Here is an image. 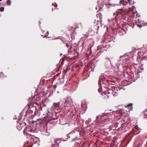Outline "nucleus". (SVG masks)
I'll return each instance as SVG.
<instances>
[{"instance_id": "nucleus-1", "label": "nucleus", "mask_w": 147, "mask_h": 147, "mask_svg": "<svg viewBox=\"0 0 147 147\" xmlns=\"http://www.w3.org/2000/svg\"><path fill=\"white\" fill-rule=\"evenodd\" d=\"M109 114L110 115L113 114L112 112L111 113H107L105 114H103L101 115H98L96 118V120L97 121L99 122H101L102 123H104L106 121H105V120H107V122H111L112 123L113 120L112 119H110V118H108L107 116L109 115Z\"/></svg>"}, {"instance_id": "nucleus-2", "label": "nucleus", "mask_w": 147, "mask_h": 147, "mask_svg": "<svg viewBox=\"0 0 147 147\" xmlns=\"http://www.w3.org/2000/svg\"><path fill=\"white\" fill-rule=\"evenodd\" d=\"M47 117L45 116L43 117L44 118V121L46 123H47L49 121L53 120L54 118L52 117V115L49 112L47 113Z\"/></svg>"}, {"instance_id": "nucleus-3", "label": "nucleus", "mask_w": 147, "mask_h": 147, "mask_svg": "<svg viewBox=\"0 0 147 147\" xmlns=\"http://www.w3.org/2000/svg\"><path fill=\"white\" fill-rule=\"evenodd\" d=\"M60 103L59 102L55 103L53 104V107H52L53 110H58L60 107Z\"/></svg>"}, {"instance_id": "nucleus-4", "label": "nucleus", "mask_w": 147, "mask_h": 147, "mask_svg": "<svg viewBox=\"0 0 147 147\" xmlns=\"http://www.w3.org/2000/svg\"><path fill=\"white\" fill-rule=\"evenodd\" d=\"M133 105V104L132 103H130L126 106V108H127L129 109L128 112H130V111L132 110Z\"/></svg>"}, {"instance_id": "nucleus-5", "label": "nucleus", "mask_w": 147, "mask_h": 147, "mask_svg": "<svg viewBox=\"0 0 147 147\" xmlns=\"http://www.w3.org/2000/svg\"><path fill=\"white\" fill-rule=\"evenodd\" d=\"M22 125L21 123H18L17 124V128L19 130L21 129L22 127Z\"/></svg>"}, {"instance_id": "nucleus-6", "label": "nucleus", "mask_w": 147, "mask_h": 147, "mask_svg": "<svg viewBox=\"0 0 147 147\" xmlns=\"http://www.w3.org/2000/svg\"><path fill=\"white\" fill-rule=\"evenodd\" d=\"M116 113L119 114V115L122 116L123 113L122 110L120 109L116 111Z\"/></svg>"}, {"instance_id": "nucleus-7", "label": "nucleus", "mask_w": 147, "mask_h": 147, "mask_svg": "<svg viewBox=\"0 0 147 147\" xmlns=\"http://www.w3.org/2000/svg\"><path fill=\"white\" fill-rule=\"evenodd\" d=\"M117 13H118V14L123 15V14H124V10H123L122 9H119L118 10Z\"/></svg>"}, {"instance_id": "nucleus-8", "label": "nucleus", "mask_w": 147, "mask_h": 147, "mask_svg": "<svg viewBox=\"0 0 147 147\" xmlns=\"http://www.w3.org/2000/svg\"><path fill=\"white\" fill-rule=\"evenodd\" d=\"M81 107L83 109H85L87 107L86 102H82L81 104Z\"/></svg>"}, {"instance_id": "nucleus-9", "label": "nucleus", "mask_w": 147, "mask_h": 147, "mask_svg": "<svg viewBox=\"0 0 147 147\" xmlns=\"http://www.w3.org/2000/svg\"><path fill=\"white\" fill-rule=\"evenodd\" d=\"M79 53L78 52L74 51V59L78 58Z\"/></svg>"}, {"instance_id": "nucleus-10", "label": "nucleus", "mask_w": 147, "mask_h": 147, "mask_svg": "<svg viewBox=\"0 0 147 147\" xmlns=\"http://www.w3.org/2000/svg\"><path fill=\"white\" fill-rule=\"evenodd\" d=\"M45 131V134L47 136H49L50 134V133L49 130H48L47 129H46V130Z\"/></svg>"}, {"instance_id": "nucleus-11", "label": "nucleus", "mask_w": 147, "mask_h": 147, "mask_svg": "<svg viewBox=\"0 0 147 147\" xmlns=\"http://www.w3.org/2000/svg\"><path fill=\"white\" fill-rule=\"evenodd\" d=\"M65 124H67L68 126H73V123L72 121L71 122H69L68 123H65Z\"/></svg>"}, {"instance_id": "nucleus-12", "label": "nucleus", "mask_w": 147, "mask_h": 147, "mask_svg": "<svg viewBox=\"0 0 147 147\" xmlns=\"http://www.w3.org/2000/svg\"><path fill=\"white\" fill-rule=\"evenodd\" d=\"M79 27L77 25L76 26L75 29H74V32L75 31H79Z\"/></svg>"}, {"instance_id": "nucleus-13", "label": "nucleus", "mask_w": 147, "mask_h": 147, "mask_svg": "<svg viewBox=\"0 0 147 147\" xmlns=\"http://www.w3.org/2000/svg\"><path fill=\"white\" fill-rule=\"evenodd\" d=\"M4 76V74L2 72H1L0 73V78H2L5 77Z\"/></svg>"}, {"instance_id": "nucleus-14", "label": "nucleus", "mask_w": 147, "mask_h": 147, "mask_svg": "<svg viewBox=\"0 0 147 147\" xmlns=\"http://www.w3.org/2000/svg\"><path fill=\"white\" fill-rule=\"evenodd\" d=\"M125 1L123 0H120V4H121L122 3V4L123 5H125Z\"/></svg>"}, {"instance_id": "nucleus-15", "label": "nucleus", "mask_w": 147, "mask_h": 147, "mask_svg": "<svg viewBox=\"0 0 147 147\" xmlns=\"http://www.w3.org/2000/svg\"><path fill=\"white\" fill-rule=\"evenodd\" d=\"M7 3L8 5H10L11 4V1L10 0H7Z\"/></svg>"}, {"instance_id": "nucleus-16", "label": "nucleus", "mask_w": 147, "mask_h": 147, "mask_svg": "<svg viewBox=\"0 0 147 147\" xmlns=\"http://www.w3.org/2000/svg\"><path fill=\"white\" fill-rule=\"evenodd\" d=\"M4 10V7H0V11L1 12H3Z\"/></svg>"}, {"instance_id": "nucleus-17", "label": "nucleus", "mask_w": 147, "mask_h": 147, "mask_svg": "<svg viewBox=\"0 0 147 147\" xmlns=\"http://www.w3.org/2000/svg\"><path fill=\"white\" fill-rule=\"evenodd\" d=\"M52 147H59L57 144H53L52 145Z\"/></svg>"}, {"instance_id": "nucleus-18", "label": "nucleus", "mask_w": 147, "mask_h": 147, "mask_svg": "<svg viewBox=\"0 0 147 147\" xmlns=\"http://www.w3.org/2000/svg\"><path fill=\"white\" fill-rule=\"evenodd\" d=\"M52 5L53 6H54L55 7H57V4H54L53 3H52Z\"/></svg>"}, {"instance_id": "nucleus-19", "label": "nucleus", "mask_w": 147, "mask_h": 147, "mask_svg": "<svg viewBox=\"0 0 147 147\" xmlns=\"http://www.w3.org/2000/svg\"><path fill=\"white\" fill-rule=\"evenodd\" d=\"M109 4L112 6H115V5H116L115 4H110V3H109Z\"/></svg>"}, {"instance_id": "nucleus-20", "label": "nucleus", "mask_w": 147, "mask_h": 147, "mask_svg": "<svg viewBox=\"0 0 147 147\" xmlns=\"http://www.w3.org/2000/svg\"><path fill=\"white\" fill-rule=\"evenodd\" d=\"M53 91H52V92H51L50 93V94L49 95V96H51V95H52L53 94Z\"/></svg>"}, {"instance_id": "nucleus-21", "label": "nucleus", "mask_w": 147, "mask_h": 147, "mask_svg": "<svg viewBox=\"0 0 147 147\" xmlns=\"http://www.w3.org/2000/svg\"><path fill=\"white\" fill-rule=\"evenodd\" d=\"M137 13V11H135L134 12H132V15L133 16V14H136Z\"/></svg>"}, {"instance_id": "nucleus-22", "label": "nucleus", "mask_w": 147, "mask_h": 147, "mask_svg": "<svg viewBox=\"0 0 147 147\" xmlns=\"http://www.w3.org/2000/svg\"><path fill=\"white\" fill-rule=\"evenodd\" d=\"M144 117L145 118H147V113L144 114Z\"/></svg>"}, {"instance_id": "nucleus-23", "label": "nucleus", "mask_w": 147, "mask_h": 147, "mask_svg": "<svg viewBox=\"0 0 147 147\" xmlns=\"http://www.w3.org/2000/svg\"><path fill=\"white\" fill-rule=\"evenodd\" d=\"M131 1L132 0H128V1L130 5H131L130 1Z\"/></svg>"}, {"instance_id": "nucleus-24", "label": "nucleus", "mask_w": 147, "mask_h": 147, "mask_svg": "<svg viewBox=\"0 0 147 147\" xmlns=\"http://www.w3.org/2000/svg\"><path fill=\"white\" fill-rule=\"evenodd\" d=\"M138 26H139V27H140V28H141V27H142V25H138Z\"/></svg>"}, {"instance_id": "nucleus-25", "label": "nucleus", "mask_w": 147, "mask_h": 147, "mask_svg": "<svg viewBox=\"0 0 147 147\" xmlns=\"http://www.w3.org/2000/svg\"><path fill=\"white\" fill-rule=\"evenodd\" d=\"M77 111L76 110L75 111V113L76 114H78V113H77Z\"/></svg>"}, {"instance_id": "nucleus-26", "label": "nucleus", "mask_w": 147, "mask_h": 147, "mask_svg": "<svg viewBox=\"0 0 147 147\" xmlns=\"http://www.w3.org/2000/svg\"><path fill=\"white\" fill-rule=\"evenodd\" d=\"M66 46H67V47H69V45H68L67 44L66 45Z\"/></svg>"}, {"instance_id": "nucleus-27", "label": "nucleus", "mask_w": 147, "mask_h": 147, "mask_svg": "<svg viewBox=\"0 0 147 147\" xmlns=\"http://www.w3.org/2000/svg\"><path fill=\"white\" fill-rule=\"evenodd\" d=\"M47 33L48 34H49V32H47Z\"/></svg>"}, {"instance_id": "nucleus-28", "label": "nucleus", "mask_w": 147, "mask_h": 147, "mask_svg": "<svg viewBox=\"0 0 147 147\" xmlns=\"http://www.w3.org/2000/svg\"><path fill=\"white\" fill-rule=\"evenodd\" d=\"M70 134H71V133H70V134H69L68 135H70Z\"/></svg>"}, {"instance_id": "nucleus-29", "label": "nucleus", "mask_w": 147, "mask_h": 147, "mask_svg": "<svg viewBox=\"0 0 147 147\" xmlns=\"http://www.w3.org/2000/svg\"><path fill=\"white\" fill-rule=\"evenodd\" d=\"M146 59H147V57H146Z\"/></svg>"}, {"instance_id": "nucleus-30", "label": "nucleus", "mask_w": 147, "mask_h": 147, "mask_svg": "<svg viewBox=\"0 0 147 147\" xmlns=\"http://www.w3.org/2000/svg\"><path fill=\"white\" fill-rule=\"evenodd\" d=\"M2 0H0V1H2Z\"/></svg>"}, {"instance_id": "nucleus-31", "label": "nucleus", "mask_w": 147, "mask_h": 147, "mask_svg": "<svg viewBox=\"0 0 147 147\" xmlns=\"http://www.w3.org/2000/svg\"><path fill=\"white\" fill-rule=\"evenodd\" d=\"M62 54H61V55Z\"/></svg>"}, {"instance_id": "nucleus-32", "label": "nucleus", "mask_w": 147, "mask_h": 147, "mask_svg": "<svg viewBox=\"0 0 147 147\" xmlns=\"http://www.w3.org/2000/svg\"><path fill=\"white\" fill-rule=\"evenodd\" d=\"M89 50V49L88 48V50H87V51L88 50Z\"/></svg>"}, {"instance_id": "nucleus-33", "label": "nucleus", "mask_w": 147, "mask_h": 147, "mask_svg": "<svg viewBox=\"0 0 147 147\" xmlns=\"http://www.w3.org/2000/svg\"><path fill=\"white\" fill-rule=\"evenodd\" d=\"M113 82L114 83L115 82Z\"/></svg>"}, {"instance_id": "nucleus-34", "label": "nucleus", "mask_w": 147, "mask_h": 147, "mask_svg": "<svg viewBox=\"0 0 147 147\" xmlns=\"http://www.w3.org/2000/svg\"><path fill=\"white\" fill-rule=\"evenodd\" d=\"M45 36H44L43 38H45Z\"/></svg>"}, {"instance_id": "nucleus-35", "label": "nucleus", "mask_w": 147, "mask_h": 147, "mask_svg": "<svg viewBox=\"0 0 147 147\" xmlns=\"http://www.w3.org/2000/svg\"><path fill=\"white\" fill-rule=\"evenodd\" d=\"M55 88H56V86H55Z\"/></svg>"}, {"instance_id": "nucleus-36", "label": "nucleus", "mask_w": 147, "mask_h": 147, "mask_svg": "<svg viewBox=\"0 0 147 147\" xmlns=\"http://www.w3.org/2000/svg\"><path fill=\"white\" fill-rule=\"evenodd\" d=\"M55 88H56V86H55Z\"/></svg>"}, {"instance_id": "nucleus-37", "label": "nucleus", "mask_w": 147, "mask_h": 147, "mask_svg": "<svg viewBox=\"0 0 147 147\" xmlns=\"http://www.w3.org/2000/svg\"><path fill=\"white\" fill-rule=\"evenodd\" d=\"M146 144H147V142H146Z\"/></svg>"}]
</instances>
